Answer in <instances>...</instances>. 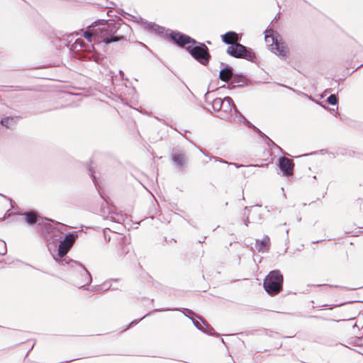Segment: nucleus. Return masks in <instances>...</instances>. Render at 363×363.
Returning <instances> with one entry per match:
<instances>
[{
    "label": "nucleus",
    "mask_w": 363,
    "mask_h": 363,
    "mask_svg": "<svg viewBox=\"0 0 363 363\" xmlns=\"http://www.w3.org/2000/svg\"><path fill=\"white\" fill-rule=\"evenodd\" d=\"M16 214L23 216L28 225H37L40 228L41 236L45 240L47 247L56 262L61 266L68 264L66 257L68 253V233H66V225L41 217L38 213L30 210L18 212Z\"/></svg>",
    "instance_id": "obj_1"
},
{
    "label": "nucleus",
    "mask_w": 363,
    "mask_h": 363,
    "mask_svg": "<svg viewBox=\"0 0 363 363\" xmlns=\"http://www.w3.org/2000/svg\"><path fill=\"white\" fill-rule=\"evenodd\" d=\"M96 26L97 43H104L106 45L112 43L125 41L127 35L132 32L131 27L121 19H99L94 21Z\"/></svg>",
    "instance_id": "obj_2"
},
{
    "label": "nucleus",
    "mask_w": 363,
    "mask_h": 363,
    "mask_svg": "<svg viewBox=\"0 0 363 363\" xmlns=\"http://www.w3.org/2000/svg\"><path fill=\"white\" fill-rule=\"evenodd\" d=\"M69 276L73 285L84 288L92 281L91 274L81 263L69 259Z\"/></svg>",
    "instance_id": "obj_3"
},
{
    "label": "nucleus",
    "mask_w": 363,
    "mask_h": 363,
    "mask_svg": "<svg viewBox=\"0 0 363 363\" xmlns=\"http://www.w3.org/2000/svg\"><path fill=\"white\" fill-rule=\"evenodd\" d=\"M284 277L280 270L271 271L264 278L263 286L270 296L278 294L283 289Z\"/></svg>",
    "instance_id": "obj_4"
},
{
    "label": "nucleus",
    "mask_w": 363,
    "mask_h": 363,
    "mask_svg": "<svg viewBox=\"0 0 363 363\" xmlns=\"http://www.w3.org/2000/svg\"><path fill=\"white\" fill-rule=\"evenodd\" d=\"M233 109L236 113V117L234 119L235 121L237 120L238 121H242L249 127L251 125L253 126L238 110L232 98L230 96H226L223 99V106H222V108L220 110V113H218L217 117L222 120L228 121L232 117Z\"/></svg>",
    "instance_id": "obj_5"
},
{
    "label": "nucleus",
    "mask_w": 363,
    "mask_h": 363,
    "mask_svg": "<svg viewBox=\"0 0 363 363\" xmlns=\"http://www.w3.org/2000/svg\"><path fill=\"white\" fill-rule=\"evenodd\" d=\"M191 56L202 65L206 66L211 58L208 48L203 43L196 40L185 48Z\"/></svg>",
    "instance_id": "obj_6"
},
{
    "label": "nucleus",
    "mask_w": 363,
    "mask_h": 363,
    "mask_svg": "<svg viewBox=\"0 0 363 363\" xmlns=\"http://www.w3.org/2000/svg\"><path fill=\"white\" fill-rule=\"evenodd\" d=\"M226 52L235 58H242L251 62H253L256 58V55L251 48H248L239 43L229 46Z\"/></svg>",
    "instance_id": "obj_7"
},
{
    "label": "nucleus",
    "mask_w": 363,
    "mask_h": 363,
    "mask_svg": "<svg viewBox=\"0 0 363 363\" xmlns=\"http://www.w3.org/2000/svg\"><path fill=\"white\" fill-rule=\"evenodd\" d=\"M265 40L267 43H271V51L281 58H286L287 56V50L284 45L279 43L274 36V30L267 29L265 31Z\"/></svg>",
    "instance_id": "obj_8"
},
{
    "label": "nucleus",
    "mask_w": 363,
    "mask_h": 363,
    "mask_svg": "<svg viewBox=\"0 0 363 363\" xmlns=\"http://www.w3.org/2000/svg\"><path fill=\"white\" fill-rule=\"evenodd\" d=\"M171 160L179 170L184 169L188 165L189 159L187 154L179 147H175L172 149Z\"/></svg>",
    "instance_id": "obj_9"
},
{
    "label": "nucleus",
    "mask_w": 363,
    "mask_h": 363,
    "mask_svg": "<svg viewBox=\"0 0 363 363\" xmlns=\"http://www.w3.org/2000/svg\"><path fill=\"white\" fill-rule=\"evenodd\" d=\"M169 36L171 40L180 48H184L186 45H189L191 43H196V40L194 38L177 30L172 31Z\"/></svg>",
    "instance_id": "obj_10"
},
{
    "label": "nucleus",
    "mask_w": 363,
    "mask_h": 363,
    "mask_svg": "<svg viewBox=\"0 0 363 363\" xmlns=\"http://www.w3.org/2000/svg\"><path fill=\"white\" fill-rule=\"evenodd\" d=\"M115 240L116 255L120 258L124 257L130 250L128 240L125 236L118 234L116 235Z\"/></svg>",
    "instance_id": "obj_11"
},
{
    "label": "nucleus",
    "mask_w": 363,
    "mask_h": 363,
    "mask_svg": "<svg viewBox=\"0 0 363 363\" xmlns=\"http://www.w3.org/2000/svg\"><path fill=\"white\" fill-rule=\"evenodd\" d=\"M50 40L51 43L59 49L68 47V35L62 30H55Z\"/></svg>",
    "instance_id": "obj_12"
},
{
    "label": "nucleus",
    "mask_w": 363,
    "mask_h": 363,
    "mask_svg": "<svg viewBox=\"0 0 363 363\" xmlns=\"http://www.w3.org/2000/svg\"><path fill=\"white\" fill-rule=\"evenodd\" d=\"M135 18V21L140 23V25L143 26L144 28L151 33H157L160 35H162L164 33V28L160 26L155 23L152 22H148L145 19H143L142 18Z\"/></svg>",
    "instance_id": "obj_13"
},
{
    "label": "nucleus",
    "mask_w": 363,
    "mask_h": 363,
    "mask_svg": "<svg viewBox=\"0 0 363 363\" xmlns=\"http://www.w3.org/2000/svg\"><path fill=\"white\" fill-rule=\"evenodd\" d=\"M278 166L284 176L289 177L293 174L294 163L292 160L286 157H280Z\"/></svg>",
    "instance_id": "obj_14"
},
{
    "label": "nucleus",
    "mask_w": 363,
    "mask_h": 363,
    "mask_svg": "<svg viewBox=\"0 0 363 363\" xmlns=\"http://www.w3.org/2000/svg\"><path fill=\"white\" fill-rule=\"evenodd\" d=\"M191 319L192 320L194 326L199 330L211 335H215L217 337L220 335L219 334L216 333L214 329L204 320L201 318H200V320H194L192 318H191Z\"/></svg>",
    "instance_id": "obj_15"
},
{
    "label": "nucleus",
    "mask_w": 363,
    "mask_h": 363,
    "mask_svg": "<svg viewBox=\"0 0 363 363\" xmlns=\"http://www.w3.org/2000/svg\"><path fill=\"white\" fill-rule=\"evenodd\" d=\"M220 65L219 79L225 82H230L234 75L233 69L224 62H220Z\"/></svg>",
    "instance_id": "obj_16"
},
{
    "label": "nucleus",
    "mask_w": 363,
    "mask_h": 363,
    "mask_svg": "<svg viewBox=\"0 0 363 363\" xmlns=\"http://www.w3.org/2000/svg\"><path fill=\"white\" fill-rule=\"evenodd\" d=\"M101 216L104 220L113 223H120L123 220V216L121 214L111 211L108 207L101 208Z\"/></svg>",
    "instance_id": "obj_17"
},
{
    "label": "nucleus",
    "mask_w": 363,
    "mask_h": 363,
    "mask_svg": "<svg viewBox=\"0 0 363 363\" xmlns=\"http://www.w3.org/2000/svg\"><path fill=\"white\" fill-rule=\"evenodd\" d=\"M270 245V238L268 235H264L262 240L256 239L255 240V247L259 252H267L269 250Z\"/></svg>",
    "instance_id": "obj_18"
},
{
    "label": "nucleus",
    "mask_w": 363,
    "mask_h": 363,
    "mask_svg": "<svg viewBox=\"0 0 363 363\" xmlns=\"http://www.w3.org/2000/svg\"><path fill=\"white\" fill-rule=\"evenodd\" d=\"M96 26H97V24L94 23V22L91 25H90L87 27L86 30L83 31L82 35L89 43H92V42L97 43L96 33Z\"/></svg>",
    "instance_id": "obj_19"
},
{
    "label": "nucleus",
    "mask_w": 363,
    "mask_h": 363,
    "mask_svg": "<svg viewBox=\"0 0 363 363\" xmlns=\"http://www.w3.org/2000/svg\"><path fill=\"white\" fill-rule=\"evenodd\" d=\"M221 38L224 43L229 45L230 46H232V45H235V43H238L240 39L239 35L234 31H228L225 33L221 35Z\"/></svg>",
    "instance_id": "obj_20"
},
{
    "label": "nucleus",
    "mask_w": 363,
    "mask_h": 363,
    "mask_svg": "<svg viewBox=\"0 0 363 363\" xmlns=\"http://www.w3.org/2000/svg\"><path fill=\"white\" fill-rule=\"evenodd\" d=\"M247 84V78L243 75L234 74L233 77L230 80V84H228L229 89L235 87H242Z\"/></svg>",
    "instance_id": "obj_21"
},
{
    "label": "nucleus",
    "mask_w": 363,
    "mask_h": 363,
    "mask_svg": "<svg viewBox=\"0 0 363 363\" xmlns=\"http://www.w3.org/2000/svg\"><path fill=\"white\" fill-rule=\"evenodd\" d=\"M22 117L20 116H6L1 119L0 124L6 128H11L13 126L16 125L18 121Z\"/></svg>",
    "instance_id": "obj_22"
},
{
    "label": "nucleus",
    "mask_w": 363,
    "mask_h": 363,
    "mask_svg": "<svg viewBox=\"0 0 363 363\" xmlns=\"http://www.w3.org/2000/svg\"><path fill=\"white\" fill-rule=\"evenodd\" d=\"M83 233L82 230H76V228L69 226V250L74 245L75 240Z\"/></svg>",
    "instance_id": "obj_23"
},
{
    "label": "nucleus",
    "mask_w": 363,
    "mask_h": 363,
    "mask_svg": "<svg viewBox=\"0 0 363 363\" xmlns=\"http://www.w3.org/2000/svg\"><path fill=\"white\" fill-rule=\"evenodd\" d=\"M85 46L84 40L82 38H77L74 40L72 45H69V51L72 50L74 52L82 50V48Z\"/></svg>",
    "instance_id": "obj_24"
},
{
    "label": "nucleus",
    "mask_w": 363,
    "mask_h": 363,
    "mask_svg": "<svg viewBox=\"0 0 363 363\" xmlns=\"http://www.w3.org/2000/svg\"><path fill=\"white\" fill-rule=\"evenodd\" d=\"M211 106L215 111L220 113V110H221L222 106H223V99L216 97L211 101Z\"/></svg>",
    "instance_id": "obj_25"
},
{
    "label": "nucleus",
    "mask_w": 363,
    "mask_h": 363,
    "mask_svg": "<svg viewBox=\"0 0 363 363\" xmlns=\"http://www.w3.org/2000/svg\"><path fill=\"white\" fill-rule=\"evenodd\" d=\"M327 102L330 104V105H333V106H335V105H337L338 104V98L336 94H330L328 98H327Z\"/></svg>",
    "instance_id": "obj_26"
},
{
    "label": "nucleus",
    "mask_w": 363,
    "mask_h": 363,
    "mask_svg": "<svg viewBox=\"0 0 363 363\" xmlns=\"http://www.w3.org/2000/svg\"><path fill=\"white\" fill-rule=\"evenodd\" d=\"M214 91L215 90L210 91L208 89L204 96L206 103H207L209 105H211V101L216 99L213 96L211 95V94L214 92Z\"/></svg>",
    "instance_id": "obj_27"
},
{
    "label": "nucleus",
    "mask_w": 363,
    "mask_h": 363,
    "mask_svg": "<svg viewBox=\"0 0 363 363\" xmlns=\"http://www.w3.org/2000/svg\"><path fill=\"white\" fill-rule=\"evenodd\" d=\"M210 160H214L215 162H218L220 163H224V164H233V165H235L236 167H238V166L235 163H229L227 161L224 160L223 159L219 158V157H217L215 156L210 157Z\"/></svg>",
    "instance_id": "obj_28"
},
{
    "label": "nucleus",
    "mask_w": 363,
    "mask_h": 363,
    "mask_svg": "<svg viewBox=\"0 0 363 363\" xmlns=\"http://www.w3.org/2000/svg\"><path fill=\"white\" fill-rule=\"evenodd\" d=\"M255 129H256L262 136L265 137L271 143V145L277 146L270 138H269L267 135H265L263 133H262L259 129L256 127L253 126Z\"/></svg>",
    "instance_id": "obj_29"
},
{
    "label": "nucleus",
    "mask_w": 363,
    "mask_h": 363,
    "mask_svg": "<svg viewBox=\"0 0 363 363\" xmlns=\"http://www.w3.org/2000/svg\"><path fill=\"white\" fill-rule=\"evenodd\" d=\"M89 174L93 180L94 184H95V186H96V176L94 175V172L92 170L91 168L89 169Z\"/></svg>",
    "instance_id": "obj_30"
},
{
    "label": "nucleus",
    "mask_w": 363,
    "mask_h": 363,
    "mask_svg": "<svg viewBox=\"0 0 363 363\" xmlns=\"http://www.w3.org/2000/svg\"><path fill=\"white\" fill-rule=\"evenodd\" d=\"M13 86H0V91H9L10 88H12Z\"/></svg>",
    "instance_id": "obj_31"
},
{
    "label": "nucleus",
    "mask_w": 363,
    "mask_h": 363,
    "mask_svg": "<svg viewBox=\"0 0 363 363\" xmlns=\"http://www.w3.org/2000/svg\"><path fill=\"white\" fill-rule=\"evenodd\" d=\"M252 206H251V208H252ZM250 208V207H248V206H246V207L245 208V209H244V210H245V213H244V214H245V215H246V214H247V216H249Z\"/></svg>",
    "instance_id": "obj_32"
},
{
    "label": "nucleus",
    "mask_w": 363,
    "mask_h": 363,
    "mask_svg": "<svg viewBox=\"0 0 363 363\" xmlns=\"http://www.w3.org/2000/svg\"><path fill=\"white\" fill-rule=\"evenodd\" d=\"M27 89L23 88V86H16V90H26Z\"/></svg>",
    "instance_id": "obj_33"
},
{
    "label": "nucleus",
    "mask_w": 363,
    "mask_h": 363,
    "mask_svg": "<svg viewBox=\"0 0 363 363\" xmlns=\"http://www.w3.org/2000/svg\"><path fill=\"white\" fill-rule=\"evenodd\" d=\"M249 223H250V221H249V217H248V216H247V217H246V218H245V225H246V226H247V225H248V224H249Z\"/></svg>",
    "instance_id": "obj_34"
},
{
    "label": "nucleus",
    "mask_w": 363,
    "mask_h": 363,
    "mask_svg": "<svg viewBox=\"0 0 363 363\" xmlns=\"http://www.w3.org/2000/svg\"><path fill=\"white\" fill-rule=\"evenodd\" d=\"M172 309H155L156 311H172Z\"/></svg>",
    "instance_id": "obj_35"
},
{
    "label": "nucleus",
    "mask_w": 363,
    "mask_h": 363,
    "mask_svg": "<svg viewBox=\"0 0 363 363\" xmlns=\"http://www.w3.org/2000/svg\"><path fill=\"white\" fill-rule=\"evenodd\" d=\"M138 321H139L138 320H133V321L129 324L128 327H129V326H130V325H133V324H135V323H138Z\"/></svg>",
    "instance_id": "obj_36"
},
{
    "label": "nucleus",
    "mask_w": 363,
    "mask_h": 363,
    "mask_svg": "<svg viewBox=\"0 0 363 363\" xmlns=\"http://www.w3.org/2000/svg\"><path fill=\"white\" fill-rule=\"evenodd\" d=\"M282 86H284V87L288 88L289 89H291V90L294 91H295V90L294 89H292V88H291L289 86H285V85H282Z\"/></svg>",
    "instance_id": "obj_37"
},
{
    "label": "nucleus",
    "mask_w": 363,
    "mask_h": 363,
    "mask_svg": "<svg viewBox=\"0 0 363 363\" xmlns=\"http://www.w3.org/2000/svg\"><path fill=\"white\" fill-rule=\"evenodd\" d=\"M188 313L191 315H194V313L190 310H188Z\"/></svg>",
    "instance_id": "obj_38"
},
{
    "label": "nucleus",
    "mask_w": 363,
    "mask_h": 363,
    "mask_svg": "<svg viewBox=\"0 0 363 363\" xmlns=\"http://www.w3.org/2000/svg\"><path fill=\"white\" fill-rule=\"evenodd\" d=\"M147 315H148V314H147V315H144V316H143V318H146V316H147ZM142 319H143V318H140L139 320H142Z\"/></svg>",
    "instance_id": "obj_39"
},
{
    "label": "nucleus",
    "mask_w": 363,
    "mask_h": 363,
    "mask_svg": "<svg viewBox=\"0 0 363 363\" xmlns=\"http://www.w3.org/2000/svg\"><path fill=\"white\" fill-rule=\"evenodd\" d=\"M319 240H316V241H314L313 243H316V242H318Z\"/></svg>",
    "instance_id": "obj_40"
},
{
    "label": "nucleus",
    "mask_w": 363,
    "mask_h": 363,
    "mask_svg": "<svg viewBox=\"0 0 363 363\" xmlns=\"http://www.w3.org/2000/svg\"><path fill=\"white\" fill-rule=\"evenodd\" d=\"M73 360H75V359H69V362L73 361Z\"/></svg>",
    "instance_id": "obj_41"
},
{
    "label": "nucleus",
    "mask_w": 363,
    "mask_h": 363,
    "mask_svg": "<svg viewBox=\"0 0 363 363\" xmlns=\"http://www.w3.org/2000/svg\"><path fill=\"white\" fill-rule=\"evenodd\" d=\"M74 35V33L72 34V35ZM69 36L70 38L71 37V34H69Z\"/></svg>",
    "instance_id": "obj_42"
}]
</instances>
